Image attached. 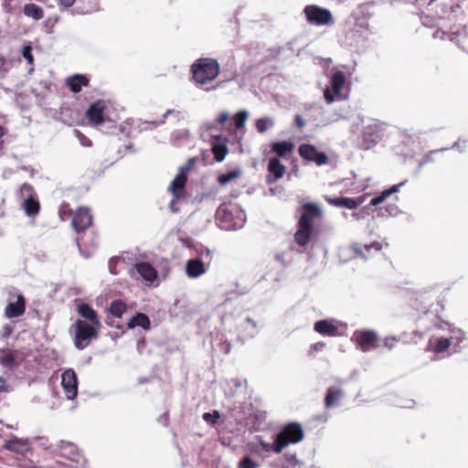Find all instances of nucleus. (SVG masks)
<instances>
[{"label":"nucleus","mask_w":468,"mask_h":468,"mask_svg":"<svg viewBox=\"0 0 468 468\" xmlns=\"http://www.w3.org/2000/svg\"><path fill=\"white\" fill-rule=\"evenodd\" d=\"M61 386L68 399H73L78 394V378L73 369H67L61 376Z\"/></svg>","instance_id":"nucleus-12"},{"label":"nucleus","mask_w":468,"mask_h":468,"mask_svg":"<svg viewBox=\"0 0 468 468\" xmlns=\"http://www.w3.org/2000/svg\"><path fill=\"white\" fill-rule=\"evenodd\" d=\"M267 171L266 183L272 185L283 177L286 172V166L282 164L278 157H272L269 160Z\"/></svg>","instance_id":"nucleus-13"},{"label":"nucleus","mask_w":468,"mask_h":468,"mask_svg":"<svg viewBox=\"0 0 468 468\" xmlns=\"http://www.w3.org/2000/svg\"><path fill=\"white\" fill-rule=\"evenodd\" d=\"M399 341V339L396 336H387L384 338L382 346L388 350H392L396 347Z\"/></svg>","instance_id":"nucleus-39"},{"label":"nucleus","mask_w":468,"mask_h":468,"mask_svg":"<svg viewBox=\"0 0 468 468\" xmlns=\"http://www.w3.org/2000/svg\"><path fill=\"white\" fill-rule=\"evenodd\" d=\"M451 345V341L448 338H439L434 342L433 350L436 353L445 352Z\"/></svg>","instance_id":"nucleus-34"},{"label":"nucleus","mask_w":468,"mask_h":468,"mask_svg":"<svg viewBox=\"0 0 468 468\" xmlns=\"http://www.w3.org/2000/svg\"><path fill=\"white\" fill-rule=\"evenodd\" d=\"M383 132L384 123L378 121H373L371 123L365 126L361 134L360 148L369 150L376 146L381 140Z\"/></svg>","instance_id":"nucleus-6"},{"label":"nucleus","mask_w":468,"mask_h":468,"mask_svg":"<svg viewBox=\"0 0 468 468\" xmlns=\"http://www.w3.org/2000/svg\"><path fill=\"white\" fill-rule=\"evenodd\" d=\"M326 202L337 207H346L348 209H356L365 201V197H324Z\"/></svg>","instance_id":"nucleus-16"},{"label":"nucleus","mask_w":468,"mask_h":468,"mask_svg":"<svg viewBox=\"0 0 468 468\" xmlns=\"http://www.w3.org/2000/svg\"><path fill=\"white\" fill-rule=\"evenodd\" d=\"M23 208L28 217H35L40 211V204L37 200V197L34 198L25 199L23 202Z\"/></svg>","instance_id":"nucleus-27"},{"label":"nucleus","mask_w":468,"mask_h":468,"mask_svg":"<svg viewBox=\"0 0 468 468\" xmlns=\"http://www.w3.org/2000/svg\"><path fill=\"white\" fill-rule=\"evenodd\" d=\"M239 468H258V464L249 456L239 461Z\"/></svg>","instance_id":"nucleus-40"},{"label":"nucleus","mask_w":468,"mask_h":468,"mask_svg":"<svg viewBox=\"0 0 468 468\" xmlns=\"http://www.w3.org/2000/svg\"><path fill=\"white\" fill-rule=\"evenodd\" d=\"M133 270L147 282H153L157 279V271L149 262L136 263Z\"/></svg>","instance_id":"nucleus-19"},{"label":"nucleus","mask_w":468,"mask_h":468,"mask_svg":"<svg viewBox=\"0 0 468 468\" xmlns=\"http://www.w3.org/2000/svg\"><path fill=\"white\" fill-rule=\"evenodd\" d=\"M187 176L184 172H178L174 180L171 182L168 190L173 196L171 205L176 201L185 197Z\"/></svg>","instance_id":"nucleus-14"},{"label":"nucleus","mask_w":468,"mask_h":468,"mask_svg":"<svg viewBox=\"0 0 468 468\" xmlns=\"http://www.w3.org/2000/svg\"><path fill=\"white\" fill-rule=\"evenodd\" d=\"M300 156L307 161L314 162L317 165H323L328 163L329 158L324 152H319L317 148L310 144H303L298 149Z\"/></svg>","instance_id":"nucleus-9"},{"label":"nucleus","mask_w":468,"mask_h":468,"mask_svg":"<svg viewBox=\"0 0 468 468\" xmlns=\"http://www.w3.org/2000/svg\"><path fill=\"white\" fill-rule=\"evenodd\" d=\"M105 110L106 102L103 100H98L91 103L85 113L89 124L96 127L101 125L105 120Z\"/></svg>","instance_id":"nucleus-11"},{"label":"nucleus","mask_w":468,"mask_h":468,"mask_svg":"<svg viewBox=\"0 0 468 468\" xmlns=\"http://www.w3.org/2000/svg\"><path fill=\"white\" fill-rule=\"evenodd\" d=\"M211 151L217 162H222L229 153V148L225 143H212Z\"/></svg>","instance_id":"nucleus-30"},{"label":"nucleus","mask_w":468,"mask_h":468,"mask_svg":"<svg viewBox=\"0 0 468 468\" xmlns=\"http://www.w3.org/2000/svg\"><path fill=\"white\" fill-rule=\"evenodd\" d=\"M220 418V414L218 410L212 412H205L203 414V420L208 423L216 424Z\"/></svg>","instance_id":"nucleus-38"},{"label":"nucleus","mask_w":468,"mask_h":468,"mask_svg":"<svg viewBox=\"0 0 468 468\" xmlns=\"http://www.w3.org/2000/svg\"><path fill=\"white\" fill-rule=\"evenodd\" d=\"M17 352L9 348H4L0 351V365L4 367L13 369L17 366Z\"/></svg>","instance_id":"nucleus-22"},{"label":"nucleus","mask_w":468,"mask_h":468,"mask_svg":"<svg viewBox=\"0 0 468 468\" xmlns=\"http://www.w3.org/2000/svg\"><path fill=\"white\" fill-rule=\"evenodd\" d=\"M210 254H211V251H210L209 250H206V256H207V257H209V256H210Z\"/></svg>","instance_id":"nucleus-53"},{"label":"nucleus","mask_w":468,"mask_h":468,"mask_svg":"<svg viewBox=\"0 0 468 468\" xmlns=\"http://www.w3.org/2000/svg\"><path fill=\"white\" fill-rule=\"evenodd\" d=\"M229 119V114L226 112H222L218 115L217 122L220 125H224Z\"/></svg>","instance_id":"nucleus-45"},{"label":"nucleus","mask_w":468,"mask_h":468,"mask_svg":"<svg viewBox=\"0 0 468 468\" xmlns=\"http://www.w3.org/2000/svg\"><path fill=\"white\" fill-rule=\"evenodd\" d=\"M126 311L127 305L122 300L112 301L109 307V313L117 318H121Z\"/></svg>","instance_id":"nucleus-31"},{"label":"nucleus","mask_w":468,"mask_h":468,"mask_svg":"<svg viewBox=\"0 0 468 468\" xmlns=\"http://www.w3.org/2000/svg\"><path fill=\"white\" fill-rule=\"evenodd\" d=\"M261 446L264 451H266V452L272 451L276 453V439L274 440L273 443L262 442Z\"/></svg>","instance_id":"nucleus-46"},{"label":"nucleus","mask_w":468,"mask_h":468,"mask_svg":"<svg viewBox=\"0 0 468 468\" xmlns=\"http://www.w3.org/2000/svg\"><path fill=\"white\" fill-rule=\"evenodd\" d=\"M193 80L197 85H206L215 80L220 72L219 63L213 58H200L191 65Z\"/></svg>","instance_id":"nucleus-3"},{"label":"nucleus","mask_w":468,"mask_h":468,"mask_svg":"<svg viewBox=\"0 0 468 468\" xmlns=\"http://www.w3.org/2000/svg\"><path fill=\"white\" fill-rule=\"evenodd\" d=\"M303 436V430L300 423H287L276 435V453H281L289 444H295L302 441Z\"/></svg>","instance_id":"nucleus-4"},{"label":"nucleus","mask_w":468,"mask_h":468,"mask_svg":"<svg viewBox=\"0 0 468 468\" xmlns=\"http://www.w3.org/2000/svg\"><path fill=\"white\" fill-rule=\"evenodd\" d=\"M240 172L239 170H233L227 174H222L218 177V182L220 185H226L233 179H236L239 176Z\"/></svg>","instance_id":"nucleus-36"},{"label":"nucleus","mask_w":468,"mask_h":468,"mask_svg":"<svg viewBox=\"0 0 468 468\" xmlns=\"http://www.w3.org/2000/svg\"><path fill=\"white\" fill-rule=\"evenodd\" d=\"M221 137L220 136H214L213 139L216 141V140H219Z\"/></svg>","instance_id":"nucleus-55"},{"label":"nucleus","mask_w":468,"mask_h":468,"mask_svg":"<svg viewBox=\"0 0 468 468\" xmlns=\"http://www.w3.org/2000/svg\"><path fill=\"white\" fill-rule=\"evenodd\" d=\"M65 208H69V205H63L62 207H61V210L62 209L64 210Z\"/></svg>","instance_id":"nucleus-54"},{"label":"nucleus","mask_w":468,"mask_h":468,"mask_svg":"<svg viewBox=\"0 0 468 468\" xmlns=\"http://www.w3.org/2000/svg\"><path fill=\"white\" fill-rule=\"evenodd\" d=\"M218 346L220 351L223 352L224 354H229L231 350V344L227 340H222L219 343Z\"/></svg>","instance_id":"nucleus-44"},{"label":"nucleus","mask_w":468,"mask_h":468,"mask_svg":"<svg viewBox=\"0 0 468 468\" xmlns=\"http://www.w3.org/2000/svg\"><path fill=\"white\" fill-rule=\"evenodd\" d=\"M14 297H15L14 294H10L9 301L12 300V298H14Z\"/></svg>","instance_id":"nucleus-56"},{"label":"nucleus","mask_w":468,"mask_h":468,"mask_svg":"<svg viewBox=\"0 0 468 468\" xmlns=\"http://www.w3.org/2000/svg\"><path fill=\"white\" fill-rule=\"evenodd\" d=\"M24 14L27 16L32 17L35 20H40L44 17L43 9L36 4H27L24 6Z\"/></svg>","instance_id":"nucleus-29"},{"label":"nucleus","mask_w":468,"mask_h":468,"mask_svg":"<svg viewBox=\"0 0 468 468\" xmlns=\"http://www.w3.org/2000/svg\"><path fill=\"white\" fill-rule=\"evenodd\" d=\"M303 13L307 21L314 26H326L334 22L333 16L328 9L315 5H309L304 7Z\"/></svg>","instance_id":"nucleus-8"},{"label":"nucleus","mask_w":468,"mask_h":468,"mask_svg":"<svg viewBox=\"0 0 468 468\" xmlns=\"http://www.w3.org/2000/svg\"><path fill=\"white\" fill-rule=\"evenodd\" d=\"M19 195L24 200L27 199V198H34V197H37L34 187L29 183H24L20 186Z\"/></svg>","instance_id":"nucleus-33"},{"label":"nucleus","mask_w":468,"mask_h":468,"mask_svg":"<svg viewBox=\"0 0 468 468\" xmlns=\"http://www.w3.org/2000/svg\"><path fill=\"white\" fill-rule=\"evenodd\" d=\"M27 443L26 441L21 439H12L5 442V449L14 452H22L24 449L27 447Z\"/></svg>","instance_id":"nucleus-32"},{"label":"nucleus","mask_w":468,"mask_h":468,"mask_svg":"<svg viewBox=\"0 0 468 468\" xmlns=\"http://www.w3.org/2000/svg\"><path fill=\"white\" fill-rule=\"evenodd\" d=\"M331 88H326L324 91V97L327 103H333L335 101L346 99L343 94V89L346 84V75L343 71L337 70L331 77Z\"/></svg>","instance_id":"nucleus-7"},{"label":"nucleus","mask_w":468,"mask_h":468,"mask_svg":"<svg viewBox=\"0 0 468 468\" xmlns=\"http://www.w3.org/2000/svg\"><path fill=\"white\" fill-rule=\"evenodd\" d=\"M65 85L72 93H79L90 85V79L82 74H73L65 80Z\"/></svg>","instance_id":"nucleus-17"},{"label":"nucleus","mask_w":468,"mask_h":468,"mask_svg":"<svg viewBox=\"0 0 468 468\" xmlns=\"http://www.w3.org/2000/svg\"><path fill=\"white\" fill-rule=\"evenodd\" d=\"M16 302H9L5 308V315L7 318H16L25 314L26 299L22 293L16 294Z\"/></svg>","instance_id":"nucleus-15"},{"label":"nucleus","mask_w":468,"mask_h":468,"mask_svg":"<svg viewBox=\"0 0 468 468\" xmlns=\"http://www.w3.org/2000/svg\"><path fill=\"white\" fill-rule=\"evenodd\" d=\"M151 323L149 317L143 313H137L128 323L130 328L140 326L145 330L150 328Z\"/></svg>","instance_id":"nucleus-26"},{"label":"nucleus","mask_w":468,"mask_h":468,"mask_svg":"<svg viewBox=\"0 0 468 468\" xmlns=\"http://www.w3.org/2000/svg\"><path fill=\"white\" fill-rule=\"evenodd\" d=\"M314 328L322 335L336 336L338 335V327L330 320L317 321Z\"/></svg>","instance_id":"nucleus-20"},{"label":"nucleus","mask_w":468,"mask_h":468,"mask_svg":"<svg viewBox=\"0 0 468 468\" xmlns=\"http://www.w3.org/2000/svg\"><path fill=\"white\" fill-rule=\"evenodd\" d=\"M76 136L79 138L80 144L83 146H91V141L86 137L83 133H81L79 130H75Z\"/></svg>","instance_id":"nucleus-43"},{"label":"nucleus","mask_w":468,"mask_h":468,"mask_svg":"<svg viewBox=\"0 0 468 468\" xmlns=\"http://www.w3.org/2000/svg\"><path fill=\"white\" fill-rule=\"evenodd\" d=\"M75 2L76 0H58V4L64 7H70Z\"/></svg>","instance_id":"nucleus-51"},{"label":"nucleus","mask_w":468,"mask_h":468,"mask_svg":"<svg viewBox=\"0 0 468 468\" xmlns=\"http://www.w3.org/2000/svg\"><path fill=\"white\" fill-rule=\"evenodd\" d=\"M294 123L297 127L303 128L305 125V121L301 115L297 114L294 118Z\"/></svg>","instance_id":"nucleus-50"},{"label":"nucleus","mask_w":468,"mask_h":468,"mask_svg":"<svg viewBox=\"0 0 468 468\" xmlns=\"http://www.w3.org/2000/svg\"><path fill=\"white\" fill-rule=\"evenodd\" d=\"M13 332V327L10 324H5L2 328V336L8 337Z\"/></svg>","instance_id":"nucleus-49"},{"label":"nucleus","mask_w":468,"mask_h":468,"mask_svg":"<svg viewBox=\"0 0 468 468\" xmlns=\"http://www.w3.org/2000/svg\"><path fill=\"white\" fill-rule=\"evenodd\" d=\"M325 344L324 342H317L312 346V349L315 352L322 351Z\"/></svg>","instance_id":"nucleus-52"},{"label":"nucleus","mask_w":468,"mask_h":468,"mask_svg":"<svg viewBox=\"0 0 468 468\" xmlns=\"http://www.w3.org/2000/svg\"><path fill=\"white\" fill-rule=\"evenodd\" d=\"M248 112L245 110H241L234 116V124L236 129H241L244 127L245 122L248 119Z\"/></svg>","instance_id":"nucleus-35"},{"label":"nucleus","mask_w":468,"mask_h":468,"mask_svg":"<svg viewBox=\"0 0 468 468\" xmlns=\"http://www.w3.org/2000/svg\"><path fill=\"white\" fill-rule=\"evenodd\" d=\"M351 339L362 352H368L381 346L378 335L376 331L370 329L355 331Z\"/></svg>","instance_id":"nucleus-5"},{"label":"nucleus","mask_w":468,"mask_h":468,"mask_svg":"<svg viewBox=\"0 0 468 468\" xmlns=\"http://www.w3.org/2000/svg\"><path fill=\"white\" fill-rule=\"evenodd\" d=\"M204 262L199 259H193L186 261V272L190 278H197L206 272Z\"/></svg>","instance_id":"nucleus-21"},{"label":"nucleus","mask_w":468,"mask_h":468,"mask_svg":"<svg viewBox=\"0 0 468 468\" xmlns=\"http://www.w3.org/2000/svg\"><path fill=\"white\" fill-rule=\"evenodd\" d=\"M92 225V216L88 207H80L72 214L71 226L77 232H82Z\"/></svg>","instance_id":"nucleus-10"},{"label":"nucleus","mask_w":468,"mask_h":468,"mask_svg":"<svg viewBox=\"0 0 468 468\" xmlns=\"http://www.w3.org/2000/svg\"><path fill=\"white\" fill-rule=\"evenodd\" d=\"M271 153L278 158L289 157L294 150V144L290 141L272 142L271 144Z\"/></svg>","instance_id":"nucleus-18"},{"label":"nucleus","mask_w":468,"mask_h":468,"mask_svg":"<svg viewBox=\"0 0 468 468\" xmlns=\"http://www.w3.org/2000/svg\"><path fill=\"white\" fill-rule=\"evenodd\" d=\"M216 218L220 222L222 228L224 229H229L233 227L231 223L233 219V215L227 207H218L216 213Z\"/></svg>","instance_id":"nucleus-23"},{"label":"nucleus","mask_w":468,"mask_h":468,"mask_svg":"<svg viewBox=\"0 0 468 468\" xmlns=\"http://www.w3.org/2000/svg\"><path fill=\"white\" fill-rule=\"evenodd\" d=\"M76 311L80 318L71 324L69 330L75 347L83 350L99 337L101 324L98 313L89 303H78Z\"/></svg>","instance_id":"nucleus-1"},{"label":"nucleus","mask_w":468,"mask_h":468,"mask_svg":"<svg viewBox=\"0 0 468 468\" xmlns=\"http://www.w3.org/2000/svg\"><path fill=\"white\" fill-rule=\"evenodd\" d=\"M405 182H401L399 184L392 186L390 188L384 190L379 196L373 197L370 200L371 206H378L382 203L391 194L396 193L399 190L400 186H403Z\"/></svg>","instance_id":"nucleus-28"},{"label":"nucleus","mask_w":468,"mask_h":468,"mask_svg":"<svg viewBox=\"0 0 468 468\" xmlns=\"http://www.w3.org/2000/svg\"><path fill=\"white\" fill-rule=\"evenodd\" d=\"M371 249H374L375 251H379L382 249V245L380 242L375 241L372 242L370 245H356L353 247L356 255L365 260L368 258V255L367 253H368Z\"/></svg>","instance_id":"nucleus-25"},{"label":"nucleus","mask_w":468,"mask_h":468,"mask_svg":"<svg viewBox=\"0 0 468 468\" xmlns=\"http://www.w3.org/2000/svg\"><path fill=\"white\" fill-rule=\"evenodd\" d=\"M7 128L3 125H0V152L3 150L4 140L3 137L7 134Z\"/></svg>","instance_id":"nucleus-48"},{"label":"nucleus","mask_w":468,"mask_h":468,"mask_svg":"<svg viewBox=\"0 0 468 468\" xmlns=\"http://www.w3.org/2000/svg\"><path fill=\"white\" fill-rule=\"evenodd\" d=\"M22 55L27 59L28 64L33 65L34 57L32 54V47L30 45H27L23 47Z\"/></svg>","instance_id":"nucleus-41"},{"label":"nucleus","mask_w":468,"mask_h":468,"mask_svg":"<svg viewBox=\"0 0 468 468\" xmlns=\"http://www.w3.org/2000/svg\"><path fill=\"white\" fill-rule=\"evenodd\" d=\"M343 395V391L340 388L330 387L325 394L324 405L327 409L335 406Z\"/></svg>","instance_id":"nucleus-24"},{"label":"nucleus","mask_w":468,"mask_h":468,"mask_svg":"<svg viewBox=\"0 0 468 468\" xmlns=\"http://www.w3.org/2000/svg\"><path fill=\"white\" fill-rule=\"evenodd\" d=\"M9 392V386L4 377H0V393Z\"/></svg>","instance_id":"nucleus-47"},{"label":"nucleus","mask_w":468,"mask_h":468,"mask_svg":"<svg viewBox=\"0 0 468 468\" xmlns=\"http://www.w3.org/2000/svg\"><path fill=\"white\" fill-rule=\"evenodd\" d=\"M298 211L300 217L294 233V241L300 247H305L314 238L319 235L316 221L323 218V211L319 205L312 202L303 204Z\"/></svg>","instance_id":"nucleus-2"},{"label":"nucleus","mask_w":468,"mask_h":468,"mask_svg":"<svg viewBox=\"0 0 468 468\" xmlns=\"http://www.w3.org/2000/svg\"><path fill=\"white\" fill-rule=\"evenodd\" d=\"M197 159L190 158L186 161V165L180 167L179 172H184L185 175L187 176V173L192 169V167L196 165Z\"/></svg>","instance_id":"nucleus-42"},{"label":"nucleus","mask_w":468,"mask_h":468,"mask_svg":"<svg viewBox=\"0 0 468 468\" xmlns=\"http://www.w3.org/2000/svg\"><path fill=\"white\" fill-rule=\"evenodd\" d=\"M273 122L270 118H260L256 121V129L259 133H264L268 128L272 126Z\"/></svg>","instance_id":"nucleus-37"}]
</instances>
